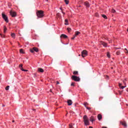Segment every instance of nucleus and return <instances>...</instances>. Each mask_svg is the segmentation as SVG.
<instances>
[{"label": "nucleus", "mask_w": 128, "mask_h": 128, "mask_svg": "<svg viewBox=\"0 0 128 128\" xmlns=\"http://www.w3.org/2000/svg\"><path fill=\"white\" fill-rule=\"evenodd\" d=\"M64 2L66 4H68L69 1L68 0H64Z\"/></svg>", "instance_id": "nucleus-23"}, {"label": "nucleus", "mask_w": 128, "mask_h": 128, "mask_svg": "<svg viewBox=\"0 0 128 128\" xmlns=\"http://www.w3.org/2000/svg\"><path fill=\"white\" fill-rule=\"evenodd\" d=\"M36 14L38 18H40L44 16V11L42 10H38L36 12Z\"/></svg>", "instance_id": "nucleus-1"}, {"label": "nucleus", "mask_w": 128, "mask_h": 128, "mask_svg": "<svg viewBox=\"0 0 128 128\" xmlns=\"http://www.w3.org/2000/svg\"><path fill=\"white\" fill-rule=\"evenodd\" d=\"M60 10H62V14H65V13L64 12H62V8H60Z\"/></svg>", "instance_id": "nucleus-35"}, {"label": "nucleus", "mask_w": 128, "mask_h": 128, "mask_svg": "<svg viewBox=\"0 0 128 128\" xmlns=\"http://www.w3.org/2000/svg\"><path fill=\"white\" fill-rule=\"evenodd\" d=\"M67 103L68 106H72V101L70 100H68L67 101Z\"/></svg>", "instance_id": "nucleus-10"}, {"label": "nucleus", "mask_w": 128, "mask_h": 128, "mask_svg": "<svg viewBox=\"0 0 128 128\" xmlns=\"http://www.w3.org/2000/svg\"><path fill=\"white\" fill-rule=\"evenodd\" d=\"M124 88H126V86H122L120 87V88H122V89Z\"/></svg>", "instance_id": "nucleus-32"}, {"label": "nucleus", "mask_w": 128, "mask_h": 128, "mask_svg": "<svg viewBox=\"0 0 128 128\" xmlns=\"http://www.w3.org/2000/svg\"><path fill=\"white\" fill-rule=\"evenodd\" d=\"M84 120L85 126H90V121H88V116L86 115L84 116Z\"/></svg>", "instance_id": "nucleus-2"}, {"label": "nucleus", "mask_w": 128, "mask_h": 128, "mask_svg": "<svg viewBox=\"0 0 128 128\" xmlns=\"http://www.w3.org/2000/svg\"><path fill=\"white\" fill-rule=\"evenodd\" d=\"M20 54H24V52L23 49H20Z\"/></svg>", "instance_id": "nucleus-21"}, {"label": "nucleus", "mask_w": 128, "mask_h": 128, "mask_svg": "<svg viewBox=\"0 0 128 128\" xmlns=\"http://www.w3.org/2000/svg\"><path fill=\"white\" fill-rule=\"evenodd\" d=\"M116 54H117V56H120V51L117 52Z\"/></svg>", "instance_id": "nucleus-25"}, {"label": "nucleus", "mask_w": 128, "mask_h": 128, "mask_svg": "<svg viewBox=\"0 0 128 128\" xmlns=\"http://www.w3.org/2000/svg\"><path fill=\"white\" fill-rule=\"evenodd\" d=\"M86 108L87 110H92V108H90V107H86Z\"/></svg>", "instance_id": "nucleus-31"}, {"label": "nucleus", "mask_w": 128, "mask_h": 128, "mask_svg": "<svg viewBox=\"0 0 128 128\" xmlns=\"http://www.w3.org/2000/svg\"><path fill=\"white\" fill-rule=\"evenodd\" d=\"M120 124H122V126H124L126 128V123L125 122H121Z\"/></svg>", "instance_id": "nucleus-15"}, {"label": "nucleus", "mask_w": 128, "mask_h": 128, "mask_svg": "<svg viewBox=\"0 0 128 128\" xmlns=\"http://www.w3.org/2000/svg\"><path fill=\"white\" fill-rule=\"evenodd\" d=\"M0 36H1V38H4V35H2V34H0Z\"/></svg>", "instance_id": "nucleus-34"}, {"label": "nucleus", "mask_w": 128, "mask_h": 128, "mask_svg": "<svg viewBox=\"0 0 128 128\" xmlns=\"http://www.w3.org/2000/svg\"><path fill=\"white\" fill-rule=\"evenodd\" d=\"M98 120H102V115L100 114H98Z\"/></svg>", "instance_id": "nucleus-14"}, {"label": "nucleus", "mask_w": 128, "mask_h": 128, "mask_svg": "<svg viewBox=\"0 0 128 128\" xmlns=\"http://www.w3.org/2000/svg\"><path fill=\"white\" fill-rule=\"evenodd\" d=\"M119 86H120V88L122 86V84H120V83L119 84Z\"/></svg>", "instance_id": "nucleus-38"}, {"label": "nucleus", "mask_w": 128, "mask_h": 128, "mask_svg": "<svg viewBox=\"0 0 128 128\" xmlns=\"http://www.w3.org/2000/svg\"><path fill=\"white\" fill-rule=\"evenodd\" d=\"M76 36H74V37L72 38V40H74V38H76Z\"/></svg>", "instance_id": "nucleus-37"}, {"label": "nucleus", "mask_w": 128, "mask_h": 128, "mask_svg": "<svg viewBox=\"0 0 128 128\" xmlns=\"http://www.w3.org/2000/svg\"><path fill=\"white\" fill-rule=\"evenodd\" d=\"M60 38H68V36H66L64 34H62L60 36Z\"/></svg>", "instance_id": "nucleus-13"}, {"label": "nucleus", "mask_w": 128, "mask_h": 128, "mask_svg": "<svg viewBox=\"0 0 128 128\" xmlns=\"http://www.w3.org/2000/svg\"><path fill=\"white\" fill-rule=\"evenodd\" d=\"M12 122H14V120H13L12 121Z\"/></svg>", "instance_id": "nucleus-41"}, {"label": "nucleus", "mask_w": 128, "mask_h": 128, "mask_svg": "<svg viewBox=\"0 0 128 128\" xmlns=\"http://www.w3.org/2000/svg\"><path fill=\"white\" fill-rule=\"evenodd\" d=\"M69 127H70V128H74V127H72V125L71 124H70L69 125Z\"/></svg>", "instance_id": "nucleus-33"}, {"label": "nucleus", "mask_w": 128, "mask_h": 128, "mask_svg": "<svg viewBox=\"0 0 128 128\" xmlns=\"http://www.w3.org/2000/svg\"><path fill=\"white\" fill-rule=\"evenodd\" d=\"M60 84V82H58V81H56V84Z\"/></svg>", "instance_id": "nucleus-39"}, {"label": "nucleus", "mask_w": 128, "mask_h": 128, "mask_svg": "<svg viewBox=\"0 0 128 128\" xmlns=\"http://www.w3.org/2000/svg\"><path fill=\"white\" fill-rule=\"evenodd\" d=\"M11 36H12L13 38H16V34H14V33H12V34H11Z\"/></svg>", "instance_id": "nucleus-18"}, {"label": "nucleus", "mask_w": 128, "mask_h": 128, "mask_svg": "<svg viewBox=\"0 0 128 128\" xmlns=\"http://www.w3.org/2000/svg\"><path fill=\"white\" fill-rule=\"evenodd\" d=\"M82 58H85V56H88V52H86V50H84L82 52Z\"/></svg>", "instance_id": "nucleus-6"}, {"label": "nucleus", "mask_w": 128, "mask_h": 128, "mask_svg": "<svg viewBox=\"0 0 128 128\" xmlns=\"http://www.w3.org/2000/svg\"><path fill=\"white\" fill-rule=\"evenodd\" d=\"M102 18H105V20H106V18H108V17H106V16L104 14H102Z\"/></svg>", "instance_id": "nucleus-22"}, {"label": "nucleus", "mask_w": 128, "mask_h": 128, "mask_svg": "<svg viewBox=\"0 0 128 128\" xmlns=\"http://www.w3.org/2000/svg\"><path fill=\"white\" fill-rule=\"evenodd\" d=\"M126 53L128 54V50H127V52Z\"/></svg>", "instance_id": "nucleus-43"}, {"label": "nucleus", "mask_w": 128, "mask_h": 128, "mask_svg": "<svg viewBox=\"0 0 128 128\" xmlns=\"http://www.w3.org/2000/svg\"><path fill=\"white\" fill-rule=\"evenodd\" d=\"M72 80H74L75 82H80V77H78L76 76H72Z\"/></svg>", "instance_id": "nucleus-3"}, {"label": "nucleus", "mask_w": 128, "mask_h": 128, "mask_svg": "<svg viewBox=\"0 0 128 128\" xmlns=\"http://www.w3.org/2000/svg\"><path fill=\"white\" fill-rule=\"evenodd\" d=\"M80 56V54H79V56Z\"/></svg>", "instance_id": "nucleus-45"}, {"label": "nucleus", "mask_w": 128, "mask_h": 128, "mask_svg": "<svg viewBox=\"0 0 128 128\" xmlns=\"http://www.w3.org/2000/svg\"><path fill=\"white\" fill-rule=\"evenodd\" d=\"M79 8H80V6H79Z\"/></svg>", "instance_id": "nucleus-44"}, {"label": "nucleus", "mask_w": 128, "mask_h": 128, "mask_svg": "<svg viewBox=\"0 0 128 128\" xmlns=\"http://www.w3.org/2000/svg\"><path fill=\"white\" fill-rule=\"evenodd\" d=\"M2 18L5 20V22H8V16H6V15L4 13H2Z\"/></svg>", "instance_id": "nucleus-4"}, {"label": "nucleus", "mask_w": 128, "mask_h": 128, "mask_svg": "<svg viewBox=\"0 0 128 128\" xmlns=\"http://www.w3.org/2000/svg\"><path fill=\"white\" fill-rule=\"evenodd\" d=\"M74 82H72V84H71V86H74Z\"/></svg>", "instance_id": "nucleus-30"}, {"label": "nucleus", "mask_w": 128, "mask_h": 128, "mask_svg": "<svg viewBox=\"0 0 128 128\" xmlns=\"http://www.w3.org/2000/svg\"><path fill=\"white\" fill-rule=\"evenodd\" d=\"M19 68H20V70H22V72H28V70H24L22 68V64H20V66H19Z\"/></svg>", "instance_id": "nucleus-9"}, {"label": "nucleus", "mask_w": 128, "mask_h": 128, "mask_svg": "<svg viewBox=\"0 0 128 128\" xmlns=\"http://www.w3.org/2000/svg\"><path fill=\"white\" fill-rule=\"evenodd\" d=\"M124 50H126V52H127V50H128V49H126V48H125V49H124Z\"/></svg>", "instance_id": "nucleus-40"}, {"label": "nucleus", "mask_w": 128, "mask_h": 128, "mask_svg": "<svg viewBox=\"0 0 128 128\" xmlns=\"http://www.w3.org/2000/svg\"><path fill=\"white\" fill-rule=\"evenodd\" d=\"M30 52H32V54H34V52H38V48H36V47H34L32 49H30Z\"/></svg>", "instance_id": "nucleus-5"}, {"label": "nucleus", "mask_w": 128, "mask_h": 128, "mask_svg": "<svg viewBox=\"0 0 128 128\" xmlns=\"http://www.w3.org/2000/svg\"><path fill=\"white\" fill-rule=\"evenodd\" d=\"M112 12L113 14H114L116 12V10H114V9H112Z\"/></svg>", "instance_id": "nucleus-28"}, {"label": "nucleus", "mask_w": 128, "mask_h": 128, "mask_svg": "<svg viewBox=\"0 0 128 128\" xmlns=\"http://www.w3.org/2000/svg\"><path fill=\"white\" fill-rule=\"evenodd\" d=\"M80 34V32H76L74 36H78V34Z\"/></svg>", "instance_id": "nucleus-20"}, {"label": "nucleus", "mask_w": 128, "mask_h": 128, "mask_svg": "<svg viewBox=\"0 0 128 128\" xmlns=\"http://www.w3.org/2000/svg\"><path fill=\"white\" fill-rule=\"evenodd\" d=\"M10 16H12V18H14L16 16V13L12 10H11L10 12Z\"/></svg>", "instance_id": "nucleus-7"}, {"label": "nucleus", "mask_w": 128, "mask_h": 128, "mask_svg": "<svg viewBox=\"0 0 128 128\" xmlns=\"http://www.w3.org/2000/svg\"><path fill=\"white\" fill-rule=\"evenodd\" d=\"M86 104H88V102H84V106L85 108H86Z\"/></svg>", "instance_id": "nucleus-26"}, {"label": "nucleus", "mask_w": 128, "mask_h": 128, "mask_svg": "<svg viewBox=\"0 0 128 128\" xmlns=\"http://www.w3.org/2000/svg\"><path fill=\"white\" fill-rule=\"evenodd\" d=\"M64 24H66V26H68V19L65 20Z\"/></svg>", "instance_id": "nucleus-19"}, {"label": "nucleus", "mask_w": 128, "mask_h": 128, "mask_svg": "<svg viewBox=\"0 0 128 128\" xmlns=\"http://www.w3.org/2000/svg\"><path fill=\"white\" fill-rule=\"evenodd\" d=\"M73 74H74V76H78V71H74L73 72Z\"/></svg>", "instance_id": "nucleus-17"}, {"label": "nucleus", "mask_w": 128, "mask_h": 128, "mask_svg": "<svg viewBox=\"0 0 128 128\" xmlns=\"http://www.w3.org/2000/svg\"><path fill=\"white\" fill-rule=\"evenodd\" d=\"M107 56L110 58V54L109 52H108L107 53Z\"/></svg>", "instance_id": "nucleus-24"}, {"label": "nucleus", "mask_w": 128, "mask_h": 128, "mask_svg": "<svg viewBox=\"0 0 128 128\" xmlns=\"http://www.w3.org/2000/svg\"><path fill=\"white\" fill-rule=\"evenodd\" d=\"M68 32H70L72 30V29L70 28H68Z\"/></svg>", "instance_id": "nucleus-36"}, {"label": "nucleus", "mask_w": 128, "mask_h": 128, "mask_svg": "<svg viewBox=\"0 0 128 128\" xmlns=\"http://www.w3.org/2000/svg\"><path fill=\"white\" fill-rule=\"evenodd\" d=\"M90 122H92L96 120H94V116H92L91 117H90Z\"/></svg>", "instance_id": "nucleus-12"}, {"label": "nucleus", "mask_w": 128, "mask_h": 128, "mask_svg": "<svg viewBox=\"0 0 128 128\" xmlns=\"http://www.w3.org/2000/svg\"><path fill=\"white\" fill-rule=\"evenodd\" d=\"M38 71L40 72H44V69L42 68H38Z\"/></svg>", "instance_id": "nucleus-16"}, {"label": "nucleus", "mask_w": 128, "mask_h": 128, "mask_svg": "<svg viewBox=\"0 0 128 128\" xmlns=\"http://www.w3.org/2000/svg\"><path fill=\"white\" fill-rule=\"evenodd\" d=\"M89 128H92V126H90Z\"/></svg>", "instance_id": "nucleus-42"}, {"label": "nucleus", "mask_w": 128, "mask_h": 128, "mask_svg": "<svg viewBox=\"0 0 128 128\" xmlns=\"http://www.w3.org/2000/svg\"><path fill=\"white\" fill-rule=\"evenodd\" d=\"M50 92H52V90H50Z\"/></svg>", "instance_id": "nucleus-47"}, {"label": "nucleus", "mask_w": 128, "mask_h": 128, "mask_svg": "<svg viewBox=\"0 0 128 128\" xmlns=\"http://www.w3.org/2000/svg\"><path fill=\"white\" fill-rule=\"evenodd\" d=\"M116 49H118V48H116Z\"/></svg>", "instance_id": "nucleus-46"}, {"label": "nucleus", "mask_w": 128, "mask_h": 128, "mask_svg": "<svg viewBox=\"0 0 128 128\" xmlns=\"http://www.w3.org/2000/svg\"><path fill=\"white\" fill-rule=\"evenodd\" d=\"M6 28L4 26V32L6 33Z\"/></svg>", "instance_id": "nucleus-29"}, {"label": "nucleus", "mask_w": 128, "mask_h": 128, "mask_svg": "<svg viewBox=\"0 0 128 128\" xmlns=\"http://www.w3.org/2000/svg\"><path fill=\"white\" fill-rule=\"evenodd\" d=\"M84 6H86V8H90V3L88 2H84Z\"/></svg>", "instance_id": "nucleus-11"}, {"label": "nucleus", "mask_w": 128, "mask_h": 128, "mask_svg": "<svg viewBox=\"0 0 128 128\" xmlns=\"http://www.w3.org/2000/svg\"><path fill=\"white\" fill-rule=\"evenodd\" d=\"M9 88H10V86H7L6 88V90H8Z\"/></svg>", "instance_id": "nucleus-27"}, {"label": "nucleus", "mask_w": 128, "mask_h": 128, "mask_svg": "<svg viewBox=\"0 0 128 128\" xmlns=\"http://www.w3.org/2000/svg\"><path fill=\"white\" fill-rule=\"evenodd\" d=\"M100 42L102 46H104V48H106V46H108V43L105 42L104 41H100Z\"/></svg>", "instance_id": "nucleus-8"}]
</instances>
